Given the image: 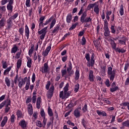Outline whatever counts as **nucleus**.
I'll use <instances>...</instances> for the list:
<instances>
[{"label":"nucleus","instance_id":"1","mask_svg":"<svg viewBox=\"0 0 129 129\" xmlns=\"http://www.w3.org/2000/svg\"><path fill=\"white\" fill-rule=\"evenodd\" d=\"M5 105L6 106L5 109V113H8V112L10 111V109H11V100L7 99V100H5L2 102L0 104V109H2V108L5 106Z\"/></svg>","mask_w":129,"mask_h":129},{"label":"nucleus","instance_id":"2","mask_svg":"<svg viewBox=\"0 0 129 129\" xmlns=\"http://www.w3.org/2000/svg\"><path fill=\"white\" fill-rule=\"evenodd\" d=\"M85 58L88 61L87 62V66L88 67H93V65H94L95 61H94V55L93 54L92 55L91 57L90 60V56L89 55V53H87L85 54Z\"/></svg>","mask_w":129,"mask_h":129},{"label":"nucleus","instance_id":"3","mask_svg":"<svg viewBox=\"0 0 129 129\" xmlns=\"http://www.w3.org/2000/svg\"><path fill=\"white\" fill-rule=\"evenodd\" d=\"M87 16L86 12L83 13V15L81 17V22L83 24V23H92V19L90 17H86Z\"/></svg>","mask_w":129,"mask_h":129},{"label":"nucleus","instance_id":"4","mask_svg":"<svg viewBox=\"0 0 129 129\" xmlns=\"http://www.w3.org/2000/svg\"><path fill=\"white\" fill-rule=\"evenodd\" d=\"M107 74L110 76V80L113 81L114 77H115V71H112V68L111 67H108Z\"/></svg>","mask_w":129,"mask_h":129},{"label":"nucleus","instance_id":"5","mask_svg":"<svg viewBox=\"0 0 129 129\" xmlns=\"http://www.w3.org/2000/svg\"><path fill=\"white\" fill-rule=\"evenodd\" d=\"M104 22V30L105 31L104 35L105 37H109L110 35V31H109V29L108 28V22H107L106 20H105Z\"/></svg>","mask_w":129,"mask_h":129},{"label":"nucleus","instance_id":"6","mask_svg":"<svg viewBox=\"0 0 129 129\" xmlns=\"http://www.w3.org/2000/svg\"><path fill=\"white\" fill-rule=\"evenodd\" d=\"M48 29V27H44L41 30L38 31V34L40 35V40H44L45 37L46 36V34H47V29Z\"/></svg>","mask_w":129,"mask_h":129},{"label":"nucleus","instance_id":"7","mask_svg":"<svg viewBox=\"0 0 129 129\" xmlns=\"http://www.w3.org/2000/svg\"><path fill=\"white\" fill-rule=\"evenodd\" d=\"M14 4V0H10L9 3L7 6V9L9 13H13V5Z\"/></svg>","mask_w":129,"mask_h":129},{"label":"nucleus","instance_id":"8","mask_svg":"<svg viewBox=\"0 0 129 129\" xmlns=\"http://www.w3.org/2000/svg\"><path fill=\"white\" fill-rule=\"evenodd\" d=\"M54 18V16H51L49 19H47L46 20L44 23H43V22L39 23V27L41 28V27H44V26H47L48 24L50 23V22L52 21V20H53V18Z\"/></svg>","mask_w":129,"mask_h":129},{"label":"nucleus","instance_id":"9","mask_svg":"<svg viewBox=\"0 0 129 129\" xmlns=\"http://www.w3.org/2000/svg\"><path fill=\"white\" fill-rule=\"evenodd\" d=\"M26 81H27V77L24 78V79H23L22 78H19L18 83L19 87L20 88H22L23 85H25Z\"/></svg>","mask_w":129,"mask_h":129},{"label":"nucleus","instance_id":"10","mask_svg":"<svg viewBox=\"0 0 129 129\" xmlns=\"http://www.w3.org/2000/svg\"><path fill=\"white\" fill-rule=\"evenodd\" d=\"M70 95L68 93H66L65 92H63V91H60L59 92V97L61 99H66V98H68L69 97Z\"/></svg>","mask_w":129,"mask_h":129},{"label":"nucleus","instance_id":"11","mask_svg":"<svg viewBox=\"0 0 129 129\" xmlns=\"http://www.w3.org/2000/svg\"><path fill=\"white\" fill-rule=\"evenodd\" d=\"M54 93V86L51 85L49 91L47 92L48 98H51L53 96Z\"/></svg>","mask_w":129,"mask_h":129},{"label":"nucleus","instance_id":"12","mask_svg":"<svg viewBox=\"0 0 129 129\" xmlns=\"http://www.w3.org/2000/svg\"><path fill=\"white\" fill-rule=\"evenodd\" d=\"M19 124L22 128H26L28 123H27L25 120L23 119L19 122Z\"/></svg>","mask_w":129,"mask_h":129},{"label":"nucleus","instance_id":"13","mask_svg":"<svg viewBox=\"0 0 129 129\" xmlns=\"http://www.w3.org/2000/svg\"><path fill=\"white\" fill-rule=\"evenodd\" d=\"M81 110V108H78L75 110L74 112V115L77 118L80 117V111Z\"/></svg>","mask_w":129,"mask_h":129},{"label":"nucleus","instance_id":"14","mask_svg":"<svg viewBox=\"0 0 129 129\" xmlns=\"http://www.w3.org/2000/svg\"><path fill=\"white\" fill-rule=\"evenodd\" d=\"M27 110L30 115H32L33 114V105L32 104H29L28 105Z\"/></svg>","mask_w":129,"mask_h":129},{"label":"nucleus","instance_id":"15","mask_svg":"<svg viewBox=\"0 0 129 129\" xmlns=\"http://www.w3.org/2000/svg\"><path fill=\"white\" fill-rule=\"evenodd\" d=\"M89 80L91 82H93V81H94V76L93 75V71L92 70L90 71L89 72Z\"/></svg>","mask_w":129,"mask_h":129},{"label":"nucleus","instance_id":"16","mask_svg":"<svg viewBox=\"0 0 129 129\" xmlns=\"http://www.w3.org/2000/svg\"><path fill=\"white\" fill-rule=\"evenodd\" d=\"M25 36L27 37V39H29V36H30V29H29V27L27 25H25Z\"/></svg>","mask_w":129,"mask_h":129},{"label":"nucleus","instance_id":"17","mask_svg":"<svg viewBox=\"0 0 129 129\" xmlns=\"http://www.w3.org/2000/svg\"><path fill=\"white\" fill-rule=\"evenodd\" d=\"M6 26V18L3 17L0 20V29H2L3 27H5Z\"/></svg>","mask_w":129,"mask_h":129},{"label":"nucleus","instance_id":"18","mask_svg":"<svg viewBox=\"0 0 129 129\" xmlns=\"http://www.w3.org/2000/svg\"><path fill=\"white\" fill-rule=\"evenodd\" d=\"M79 77H80L79 70H76L75 74V80H76V81H77V80L79 79Z\"/></svg>","mask_w":129,"mask_h":129},{"label":"nucleus","instance_id":"19","mask_svg":"<svg viewBox=\"0 0 129 129\" xmlns=\"http://www.w3.org/2000/svg\"><path fill=\"white\" fill-rule=\"evenodd\" d=\"M8 122V116H4L3 120L1 122V126L2 127H4L5 125H6V123Z\"/></svg>","mask_w":129,"mask_h":129},{"label":"nucleus","instance_id":"20","mask_svg":"<svg viewBox=\"0 0 129 129\" xmlns=\"http://www.w3.org/2000/svg\"><path fill=\"white\" fill-rule=\"evenodd\" d=\"M36 107L38 109H40V108H41V97H38L37 99Z\"/></svg>","mask_w":129,"mask_h":129},{"label":"nucleus","instance_id":"21","mask_svg":"<svg viewBox=\"0 0 129 129\" xmlns=\"http://www.w3.org/2000/svg\"><path fill=\"white\" fill-rule=\"evenodd\" d=\"M96 113H97V114L98 115L100 116H106V113H105V112L103 111H100L99 110H97L96 111Z\"/></svg>","mask_w":129,"mask_h":129},{"label":"nucleus","instance_id":"22","mask_svg":"<svg viewBox=\"0 0 129 129\" xmlns=\"http://www.w3.org/2000/svg\"><path fill=\"white\" fill-rule=\"evenodd\" d=\"M60 29V26L57 25L54 29L52 30V34H57L58 32H59V29Z\"/></svg>","mask_w":129,"mask_h":129},{"label":"nucleus","instance_id":"23","mask_svg":"<svg viewBox=\"0 0 129 129\" xmlns=\"http://www.w3.org/2000/svg\"><path fill=\"white\" fill-rule=\"evenodd\" d=\"M94 12L97 14H99V7L98 5H96L94 7Z\"/></svg>","mask_w":129,"mask_h":129},{"label":"nucleus","instance_id":"24","mask_svg":"<svg viewBox=\"0 0 129 129\" xmlns=\"http://www.w3.org/2000/svg\"><path fill=\"white\" fill-rule=\"evenodd\" d=\"M42 73H46L48 72V64H47V63H45L44 64V67L42 70Z\"/></svg>","mask_w":129,"mask_h":129},{"label":"nucleus","instance_id":"25","mask_svg":"<svg viewBox=\"0 0 129 129\" xmlns=\"http://www.w3.org/2000/svg\"><path fill=\"white\" fill-rule=\"evenodd\" d=\"M72 20V15L71 14H69L67 16V22L71 23Z\"/></svg>","mask_w":129,"mask_h":129},{"label":"nucleus","instance_id":"26","mask_svg":"<svg viewBox=\"0 0 129 129\" xmlns=\"http://www.w3.org/2000/svg\"><path fill=\"white\" fill-rule=\"evenodd\" d=\"M96 5V3L89 4L87 8V11H90V10H91V9H92L93 8H94V7H95Z\"/></svg>","mask_w":129,"mask_h":129},{"label":"nucleus","instance_id":"27","mask_svg":"<svg viewBox=\"0 0 129 129\" xmlns=\"http://www.w3.org/2000/svg\"><path fill=\"white\" fill-rule=\"evenodd\" d=\"M5 83L8 87H10L11 86V82L10 81V79H9V78H5Z\"/></svg>","mask_w":129,"mask_h":129},{"label":"nucleus","instance_id":"28","mask_svg":"<svg viewBox=\"0 0 129 129\" xmlns=\"http://www.w3.org/2000/svg\"><path fill=\"white\" fill-rule=\"evenodd\" d=\"M18 47L17 46V45H14V47L11 49V53H17V51H18Z\"/></svg>","mask_w":129,"mask_h":129},{"label":"nucleus","instance_id":"29","mask_svg":"<svg viewBox=\"0 0 129 129\" xmlns=\"http://www.w3.org/2000/svg\"><path fill=\"white\" fill-rule=\"evenodd\" d=\"M30 84H31V83L30 82V79H28L26 81V84L25 86V90H29V88H30Z\"/></svg>","mask_w":129,"mask_h":129},{"label":"nucleus","instance_id":"30","mask_svg":"<svg viewBox=\"0 0 129 129\" xmlns=\"http://www.w3.org/2000/svg\"><path fill=\"white\" fill-rule=\"evenodd\" d=\"M11 69L12 67H9L8 68L5 70L4 72V75H8V74H9V72L11 71Z\"/></svg>","mask_w":129,"mask_h":129},{"label":"nucleus","instance_id":"31","mask_svg":"<svg viewBox=\"0 0 129 129\" xmlns=\"http://www.w3.org/2000/svg\"><path fill=\"white\" fill-rule=\"evenodd\" d=\"M55 25H56V19H53L50 23V29H52V28H53Z\"/></svg>","mask_w":129,"mask_h":129},{"label":"nucleus","instance_id":"32","mask_svg":"<svg viewBox=\"0 0 129 129\" xmlns=\"http://www.w3.org/2000/svg\"><path fill=\"white\" fill-rule=\"evenodd\" d=\"M111 45L112 49H113L114 50H115V51H116V44H115V42H114V41L112 40L111 41Z\"/></svg>","mask_w":129,"mask_h":129},{"label":"nucleus","instance_id":"33","mask_svg":"<svg viewBox=\"0 0 129 129\" xmlns=\"http://www.w3.org/2000/svg\"><path fill=\"white\" fill-rule=\"evenodd\" d=\"M22 65V60L18 59L17 62V68L18 70L20 69Z\"/></svg>","mask_w":129,"mask_h":129},{"label":"nucleus","instance_id":"34","mask_svg":"<svg viewBox=\"0 0 129 129\" xmlns=\"http://www.w3.org/2000/svg\"><path fill=\"white\" fill-rule=\"evenodd\" d=\"M119 14L120 16H123V14H124V12L123 11V6L121 5L120 10H119Z\"/></svg>","mask_w":129,"mask_h":129},{"label":"nucleus","instance_id":"35","mask_svg":"<svg viewBox=\"0 0 129 129\" xmlns=\"http://www.w3.org/2000/svg\"><path fill=\"white\" fill-rule=\"evenodd\" d=\"M27 67H29V68H31L32 67V59L29 58L27 61Z\"/></svg>","mask_w":129,"mask_h":129},{"label":"nucleus","instance_id":"36","mask_svg":"<svg viewBox=\"0 0 129 129\" xmlns=\"http://www.w3.org/2000/svg\"><path fill=\"white\" fill-rule=\"evenodd\" d=\"M110 15H111V11H107L106 13V18L107 19V20H108V21H109V16H110Z\"/></svg>","mask_w":129,"mask_h":129},{"label":"nucleus","instance_id":"37","mask_svg":"<svg viewBox=\"0 0 129 129\" xmlns=\"http://www.w3.org/2000/svg\"><path fill=\"white\" fill-rule=\"evenodd\" d=\"M36 125H37V126H38V127H42V126H43V124L40 121L37 120L36 122Z\"/></svg>","mask_w":129,"mask_h":129},{"label":"nucleus","instance_id":"38","mask_svg":"<svg viewBox=\"0 0 129 129\" xmlns=\"http://www.w3.org/2000/svg\"><path fill=\"white\" fill-rule=\"evenodd\" d=\"M16 114L18 118H21L23 117V114H22V112L20 110H18Z\"/></svg>","mask_w":129,"mask_h":129},{"label":"nucleus","instance_id":"39","mask_svg":"<svg viewBox=\"0 0 129 129\" xmlns=\"http://www.w3.org/2000/svg\"><path fill=\"white\" fill-rule=\"evenodd\" d=\"M48 113L49 116H53V111H52L51 108L50 107H48Z\"/></svg>","mask_w":129,"mask_h":129},{"label":"nucleus","instance_id":"40","mask_svg":"<svg viewBox=\"0 0 129 129\" xmlns=\"http://www.w3.org/2000/svg\"><path fill=\"white\" fill-rule=\"evenodd\" d=\"M68 88H69V83H67L63 88L64 92L67 93L69 90Z\"/></svg>","mask_w":129,"mask_h":129},{"label":"nucleus","instance_id":"41","mask_svg":"<svg viewBox=\"0 0 129 129\" xmlns=\"http://www.w3.org/2000/svg\"><path fill=\"white\" fill-rule=\"evenodd\" d=\"M116 52H118V53H124V52H125V50L123 48H116Z\"/></svg>","mask_w":129,"mask_h":129},{"label":"nucleus","instance_id":"42","mask_svg":"<svg viewBox=\"0 0 129 129\" xmlns=\"http://www.w3.org/2000/svg\"><path fill=\"white\" fill-rule=\"evenodd\" d=\"M118 89V87L115 86L112 88H110V92H114L115 91H116Z\"/></svg>","mask_w":129,"mask_h":129},{"label":"nucleus","instance_id":"43","mask_svg":"<svg viewBox=\"0 0 129 129\" xmlns=\"http://www.w3.org/2000/svg\"><path fill=\"white\" fill-rule=\"evenodd\" d=\"M82 123L84 127H86V125H87V121H86V120L83 119Z\"/></svg>","mask_w":129,"mask_h":129},{"label":"nucleus","instance_id":"44","mask_svg":"<svg viewBox=\"0 0 129 129\" xmlns=\"http://www.w3.org/2000/svg\"><path fill=\"white\" fill-rule=\"evenodd\" d=\"M18 16H19V14L17 13H15L13 16H11L10 18L12 19V20H16V19L18 18Z\"/></svg>","mask_w":129,"mask_h":129},{"label":"nucleus","instance_id":"45","mask_svg":"<svg viewBox=\"0 0 129 129\" xmlns=\"http://www.w3.org/2000/svg\"><path fill=\"white\" fill-rule=\"evenodd\" d=\"M19 32L20 34V35H22V36H23L24 34V27H21L19 29Z\"/></svg>","mask_w":129,"mask_h":129},{"label":"nucleus","instance_id":"46","mask_svg":"<svg viewBox=\"0 0 129 129\" xmlns=\"http://www.w3.org/2000/svg\"><path fill=\"white\" fill-rule=\"evenodd\" d=\"M46 123H47V118L46 117L43 118V121H42V125L43 127L46 126Z\"/></svg>","mask_w":129,"mask_h":129},{"label":"nucleus","instance_id":"47","mask_svg":"<svg viewBox=\"0 0 129 129\" xmlns=\"http://www.w3.org/2000/svg\"><path fill=\"white\" fill-rule=\"evenodd\" d=\"M78 25V23H76L74 24H73L71 28H70V31H72L73 29H75L76 28V26Z\"/></svg>","mask_w":129,"mask_h":129},{"label":"nucleus","instance_id":"48","mask_svg":"<svg viewBox=\"0 0 129 129\" xmlns=\"http://www.w3.org/2000/svg\"><path fill=\"white\" fill-rule=\"evenodd\" d=\"M85 44H86V39H85V37H83L82 38L81 44L83 45H85Z\"/></svg>","mask_w":129,"mask_h":129},{"label":"nucleus","instance_id":"49","mask_svg":"<svg viewBox=\"0 0 129 129\" xmlns=\"http://www.w3.org/2000/svg\"><path fill=\"white\" fill-rule=\"evenodd\" d=\"M9 2H10V0H2L1 2V5L2 6H5V5L9 3Z\"/></svg>","mask_w":129,"mask_h":129},{"label":"nucleus","instance_id":"50","mask_svg":"<svg viewBox=\"0 0 129 129\" xmlns=\"http://www.w3.org/2000/svg\"><path fill=\"white\" fill-rule=\"evenodd\" d=\"M122 124L123 125H124V126H129V120H127L126 121H125L122 123Z\"/></svg>","mask_w":129,"mask_h":129},{"label":"nucleus","instance_id":"51","mask_svg":"<svg viewBox=\"0 0 129 129\" xmlns=\"http://www.w3.org/2000/svg\"><path fill=\"white\" fill-rule=\"evenodd\" d=\"M35 79H36V75L35 74V73H33L32 76V78H31L32 82L33 83H34V82H35Z\"/></svg>","mask_w":129,"mask_h":129},{"label":"nucleus","instance_id":"52","mask_svg":"<svg viewBox=\"0 0 129 129\" xmlns=\"http://www.w3.org/2000/svg\"><path fill=\"white\" fill-rule=\"evenodd\" d=\"M51 125H52V126H53V120H52L51 121H49L48 122H47L46 126L47 127H50V126H51Z\"/></svg>","mask_w":129,"mask_h":129},{"label":"nucleus","instance_id":"53","mask_svg":"<svg viewBox=\"0 0 129 129\" xmlns=\"http://www.w3.org/2000/svg\"><path fill=\"white\" fill-rule=\"evenodd\" d=\"M13 26H14V24L12 23H7V28L8 29H11L13 28Z\"/></svg>","mask_w":129,"mask_h":129},{"label":"nucleus","instance_id":"54","mask_svg":"<svg viewBox=\"0 0 129 129\" xmlns=\"http://www.w3.org/2000/svg\"><path fill=\"white\" fill-rule=\"evenodd\" d=\"M105 84V85H106V86L107 87H109V86H110V84L109 83V80L108 79H107L106 80Z\"/></svg>","mask_w":129,"mask_h":129},{"label":"nucleus","instance_id":"55","mask_svg":"<svg viewBox=\"0 0 129 129\" xmlns=\"http://www.w3.org/2000/svg\"><path fill=\"white\" fill-rule=\"evenodd\" d=\"M37 100V96L33 95L32 97V103H36Z\"/></svg>","mask_w":129,"mask_h":129},{"label":"nucleus","instance_id":"56","mask_svg":"<svg viewBox=\"0 0 129 129\" xmlns=\"http://www.w3.org/2000/svg\"><path fill=\"white\" fill-rule=\"evenodd\" d=\"M30 0H26L25 5L27 8H30L31 7V5L30 4Z\"/></svg>","mask_w":129,"mask_h":129},{"label":"nucleus","instance_id":"57","mask_svg":"<svg viewBox=\"0 0 129 129\" xmlns=\"http://www.w3.org/2000/svg\"><path fill=\"white\" fill-rule=\"evenodd\" d=\"M79 90V84L76 85L75 87V92H78V90Z\"/></svg>","mask_w":129,"mask_h":129},{"label":"nucleus","instance_id":"58","mask_svg":"<svg viewBox=\"0 0 129 129\" xmlns=\"http://www.w3.org/2000/svg\"><path fill=\"white\" fill-rule=\"evenodd\" d=\"M38 118V115L37 114V112H34L33 114V119L35 120Z\"/></svg>","mask_w":129,"mask_h":129},{"label":"nucleus","instance_id":"59","mask_svg":"<svg viewBox=\"0 0 129 129\" xmlns=\"http://www.w3.org/2000/svg\"><path fill=\"white\" fill-rule=\"evenodd\" d=\"M71 70H72V63L70 62L69 67L67 69L68 73L71 71Z\"/></svg>","mask_w":129,"mask_h":129},{"label":"nucleus","instance_id":"60","mask_svg":"<svg viewBox=\"0 0 129 129\" xmlns=\"http://www.w3.org/2000/svg\"><path fill=\"white\" fill-rule=\"evenodd\" d=\"M84 33H85V30H83L81 31H80L78 34L79 37H82Z\"/></svg>","mask_w":129,"mask_h":129},{"label":"nucleus","instance_id":"61","mask_svg":"<svg viewBox=\"0 0 129 129\" xmlns=\"http://www.w3.org/2000/svg\"><path fill=\"white\" fill-rule=\"evenodd\" d=\"M111 33H112V34H115V29H114V26L113 25H111Z\"/></svg>","mask_w":129,"mask_h":129},{"label":"nucleus","instance_id":"62","mask_svg":"<svg viewBox=\"0 0 129 129\" xmlns=\"http://www.w3.org/2000/svg\"><path fill=\"white\" fill-rule=\"evenodd\" d=\"M15 119H16V117L14 114H12L11 117V122H15Z\"/></svg>","mask_w":129,"mask_h":129},{"label":"nucleus","instance_id":"63","mask_svg":"<svg viewBox=\"0 0 129 129\" xmlns=\"http://www.w3.org/2000/svg\"><path fill=\"white\" fill-rule=\"evenodd\" d=\"M61 72V76L63 77L64 75H66V73H67V71H66V69L62 70Z\"/></svg>","mask_w":129,"mask_h":129},{"label":"nucleus","instance_id":"64","mask_svg":"<svg viewBox=\"0 0 129 129\" xmlns=\"http://www.w3.org/2000/svg\"><path fill=\"white\" fill-rule=\"evenodd\" d=\"M0 10L3 12H5L6 11V6H0Z\"/></svg>","mask_w":129,"mask_h":129}]
</instances>
